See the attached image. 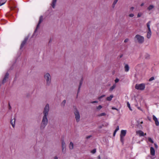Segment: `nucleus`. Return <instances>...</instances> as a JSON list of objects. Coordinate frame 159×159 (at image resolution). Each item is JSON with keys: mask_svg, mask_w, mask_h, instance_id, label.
I'll return each instance as SVG.
<instances>
[{"mask_svg": "<svg viewBox=\"0 0 159 159\" xmlns=\"http://www.w3.org/2000/svg\"><path fill=\"white\" fill-rule=\"evenodd\" d=\"M49 110V105L48 104L46 105L43 111L44 116L41 124L40 129H44L48 123V119L47 116L48 114Z\"/></svg>", "mask_w": 159, "mask_h": 159, "instance_id": "obj_1", "label": "nucleus"}, {"mask_svg": "<svg viewBox=\"0 0 159 159\" xmlns=\"http://www.w3.org/2000/svg\"><path fill=\"white\" fill-rule=\"evenodd\" d=\"M44 78L46 82V85L50 86L51 83V79L50 74L48 73H45L44 75Z\"/></svg>", "mask_w": 159, "mask_h": 159, "instance_id": "obj_2", "label": "nucleus"}, {"mask_svg": "<svg viewBox=\"0 0 159 159\" xmlns=\"http://www.w3.org/2000/svg\"><path fill=\"white\" fill-rule=\"evenodd\" d=\"M134 40L139 44L143 43L144 40V37L139 34H137L134 38Z\"/></svg>", "mask_w": 159, "mask_h": 159, "instance_id": "obj_3", "label": "nucleus"}, {"mask_svg": "<svg viewBox=\"0 0 159 159\" xmlns=\"http://www.w3.org/2000/svg\"><path fill=\"white\" fill-rule=\"evenodd\" d=\"M145 87V84H137L135 86V88L136 89L141 90H143Z\"/></svg>", "mask_w": 159, "mask_h": 159, "instance_id": "obj_4", "label": "nucleus"}, {"mask_svg": "<svg viewBox=\"0 0 159 159\" xmlns=\"http://www.w3.org/2000/svg\"><path fill=\"white\" fill-rule=\"evenodd\" d=\"M126 133V130H122L120 134V140L123 143L124 141V137L125 136Z\"/></svg>", "mask_w": 159, "mask_h": 159, "instance_id": "obj_5", "label": "nucleus"}, {"mask_svg": "<svg viewBox=\"0 0 159 159\" xmlns=\"http://www.w3.org/2000/svg\"><path fill=\"white\" fill-rule=\"evenodd\" d=\"M74 114L76 120L77 122H78L79 121L80 118L79 113L78 111L76 109L75 111L74 112Z\"/></svg>", "mask_w": 159, "mask_h": 159, "instance_id": "obj_6", "label": "nucleus"}, {"mask_svg": "<svg viewBox=\"0 0 159 159\" xmlns=\"http://www.w3.org/2000/svg\"><path fill=\"white\" fill-rule=\"evenodd\" d=\"M43 19V16H40V18H39V23L37 25L35 31V32L36 31V30H37V29L39 28V25L42 21Z\"/></svg>", "mask_w": 159, "mask_h": 159, "instance_id": "obj_7", "label": "nucleus"}, {"mask_svg": "<svg viewBox=\"0 0 159 159\" xmlns=\"http://www.w3.org/2000/svg\"><path fill=\"white\" fill-rule=\"evenodd\" d=\"M152 118L153 120H154L155 122L156 125L157 126H158L159 125V122L158 121L157 118L154 115H153L152 116Z\"/></svg>", "mask_w": 159, "mask_h": 159, "instance_id": "obj_8", "label": "nucleus"}, {"mask_svg": "<svg viewBox=\"0 0 159 159\" xmlns=\"http://www.w3.org/2000/svg\"><path fill=\"white\" fill-rule=\"evenodd\" d=\"M9 74L8 73H7L4 77V78L2 80V83L3 84L7 80L8 78Z\"/></svg>", "mask_w": 159, "mask_h": 159, "instance_id": "obj_9", "label": "nucleus"}, {"mask_svg": "<svg viewBox=\"0 0 159 159\" xmlns=\"http://www.w3.org/2000/svg\"><path fill=\"white\" fill-rule=\"evenodd\" d=\"M28 39V38L27 37L25 38L24 40L23 41L22 43L21 44L20 47V49H21L24 46L25 43H26V42Z\"/></svg>", "mask_w": 159, "mask_h": 159, "instance_id": "obj_10", "label": "nucleus"}, {"mask_svg": "<svg viewBox=\"0 0 159 159\" xmlns=\"http://www.w3.org/2000/svg\"><path fill=\"white\" fill-rule=\"evenodd\" d=\"M150 153L152 156H154L155 154V150L154 148L152 147L150 148Z\"/></svg>", "mask_w": 159, "mask_h": 159, "instance_id": "obj_11", "label": "nucleus"}, {"mask_svg": "<svg viewBox=\"0 0 159 159\" xmlns=\"http://www.w3.org/2000/svg\"><path fill=\"white\" fill-rule=\"evenodd\" d=\"M61 147L62 151L63 152L64 150L66 148L65 143L64 141L63 140L62 141Z\"/></svg>", "mask_w": 159, "mask_h": 159, "instance_id": "obj_12", "label": "nucleus"}, {"mask_svg": "<svg viewBox=\"0 0 159 159\" xmlns=\"http://www.w3.org/2000/svg\"><path fill=\"white\" fill-rule=\"evenodd\" d=\"M152 32L151 30H148L147 32V37L148 39H150L151 36Z\"/></svg>", "mask_w": 159, "mask_h": 159, "instance_id": "obj_13", "label": "nucleus"}, {"mask_svg": "<svg viewBox=\"0 0 159 159\" xmlns=\"http://www.w3.org/2000/svg\"><path fill=\"white\" fill-rule=\"evenodd\" d=\"M137 134H139L140 136H144L146 134V133L144 134V133L141 130L137 131Z\"/></svg>", "mask_w": 159, "mask_h": 159, "instance_id": "obj_14", "label": "nucleus"}, {"mask_svg": "<svg viewBox=\"0 0 159 159\" xmlns=\"http://www.w3.org/2000/svg\"><path fill=\"white\" fill-rule=\"evenodd\" d=\"M125 70L126 72H128L129 70V67L128 64H125Z\"/></svg>", "mask_w": 159, "mask_h": 159, "instance_id": "obj_15", "label": "nucleus"}, {"mask_svg": "<svg viewBox=\"0 0 159 159\" xmlns=\"http://www.w3.org/2000/svg\"><path fill=\"white\" fill-rule=\"evenodd\" d=\"M113 97V96L112 95H111L109 97H108L106 98V100L107 101H111L112 98Z\"/></svg>", "mask_w": 159, "mask_h": 159, "instance_id": "obj_16", "label": "nucleus"}, {"mask_svg": "<svg viewBox=\"0 0 159 159\" xmlns=\"http://www.w3.org/2000/svg\"><path fill=\"white\" fill-rule=\"evenodd\" d=\"M69 148L70 149H73L74 148V144L72 142H70L69 144Z\"/></svg>", "mask_w": 159, "mask_h": 159, "instance_id": "obj_17", "label": "nucleus"}, {"mask_svg": "<svg viewBox=\"0 0 159 159\" xmlns=\"http://www.w3.org/2000/svg\"><path fill=\"white\" fill-rule=\"evenodd\" d=\"M11 123L13 127H14L15 125V119H13L11 120Z\"/></svg>", "mask_w": 159, "mask_h": 159, "instance_id": "obj_18", "label": "nucleus"}, {"mask_svg": "<svg viewBox=\"0 0 159 159\" xmlns=\"http://www.w3.org/2000/svg\"><path fill=\"white\" fill-rule=\"evenodd\" d=\"M57 2V0H53L52 6L53 8H54L55 6V4Z\"/></svg>", "mask_w": 159, "mask_h": 159, "instance_id": "obj_19", "label": "nucleus"}, {"mask_svg": "<svg viewBox=\"0 0 159 159\" xmlns=\"http://www.w3.org/2000/svg\"><path fill=\"white\" fill-rule=\"evenodd\" d=\"M83 78H82V79H81V80L80 81V85H79V88H78V91H80V89L81 86V85L82 84V82L83 81Z\"/></svg>", "mask_w": 159, "mask_h": 159, "instance_id": "obj_20", "label": "nucleus"}, {"mask_svg": "<svg viewBox=\"0 0 159 159\" xmlns=\"http://www.w3.org/2000/svg\"><path fill=\"white\" fill-rule=\"evenodd\" d=\"M119 130V126H117V127L116 128V129L115 130L114 133H113V135L114 136H115L116 132Z\"/></svg>", "mask_w": 159, "mask_h": 159, "instance_id": "obj_21", "label": "nucleus"}, {"mask_svg": "<svg viewBox=\"0 0 159 159\" xmlns=\"http://www.w3.org/2000/svg\"><path fill=\"white\" fill-rule=\"evenodd\" d=\"M151 23V21H149L147 24V26L148 27V30H151L150 28V24Z\"/></svg>", "mask_w": 159, "mask_h": 159, "instance_id": "obj_22", "label": "nucleus"}, {"mask_svg": "<svg viewBox=\"0 0 159 159\" xmlns=\"http://www.w3.org/2000/svg\"><path fill=\"white\" fill-rule=\"evenodd\" d=\"M116 87V84H114L111 87V88L110 89V91H112L113 89H114Z\"/></svg>", "mask_w": 159, "mask_h": 159, "instance_id": "obj_23", "label": "nucleus"}, {"mask_svg": "<svg viewBox=\"0 0 159 159\" xmlns=\"http://www.w3.org/2000/svg\"><path fill=\"white\" fill-rule=\"evenodd\" d=\"M105 95H103L102 96H101L100 97H99L98 98V99L99 100V101H102V98L105 97Z\"/></svg>", "mask_w": 159, "mask_h": 159, "instance_id": "obj_24", "label": "nucleus"}, {"mask_svg": "<svg viewBox=\"0 0 159 159\" xmlns=\"http://www.w3.org/2000/svg\"><path fill=\"white\" fill-rule=\"evenodd\" d=\"M154 7V6L153 5H151L149 6L148 8V9L149 10H150Z\"/></svg>", "mask_w": 159, "mask_h": 159, "instance_id": "obj_25", "label": "nucleus"}, {"mask_svg": "<svg viewBox=\"0 0 159 159\" xmlns=\"http://www.w3.org/2000/svg\"><path fill=\"white\" fill-rule=\"evenodd\" d=\"M118 0H115L113 2V5H112V7L114 8L115 7V5L116 3L118 1Z\"/></svg>", "mask_w": 159, "mask_h": 159, "instance_id": "obj_26", "label": "nucleus"}, {"mask_svg": "<svg viewBox=\"0 0 159 159\" xmlns=\"http://www.w3.org/2000/svg\"><path fill=\"white\" fill-rule=\"evenodd\" d=\"M106 115V114L105 113H100L98 115V116H105Z\"/></svg>", "mask_w": 159, "mask_h": 159, "instance_id": "obj_27", "label": "nucleus"}, {"mask_svg": "<svg viewBox=\"0 0 159 159\" xmlns=\"http://www.w3.org/2000/svg\"><path fill=\"white\" fill-rule=\"evenodd\" d=\"M127 106L128 107V108H129V110L131 111H132V110L130 107V104L129 103V102H127Z\"/></svg>", "mask_w": 159, "mask_h": 159, "instance_id": "obj_28", "label": "nucleus"}, {"mask_svg": "<svg viewBox=\"0 0 159 159\" xmlns=\"http://www.w3.org/2000/svg\"><path fill=\"white\" fill-rule=\"evenodd\" d=\"M102 108V106L101 105H99L96 108L98 110H100Z\"/></svg>", "mask_w": 159, "mask_h": 159, "instance_id": "obj_29", "label": "nucleus"}, {"mask_svg": "<svg viewBox=\"0 0 159 159\" xmlns=\"http://www.w3.org/2000/svg\"><path fill=\"white\" fill-rule=\"evenodd\" d=\"M148 141L152 143H153V140H152V139L151 138H148Z\"/></svg>", "mask_w": 159, "mask_h": 159, "instance_id": "obj_30", "label": "nucleus"}, {"mask_svg": "<svg viewBox=\"0 0 159 159\" xmlns=\"http://www.w3.org/2000/svg\"><path fill=\"white\" fill-rule=\"evenodd\" d=\"M66 101L65 100H64L61 103V105L64 106L66 103Z\"/></svg>", "mask_w": 159, "mask_h": 159, "instance_id": "obj_31", "label": "nucleus"}, {"mask_svg": "<svg viewBox=\"0 0 159 159\" xmlns=\"http://www.w3.org/2000/svg\"><path fill=\"white\" fill-rule=\"evenodd\" d=\"M142 14L141 13H138L137 15V17H141L142 15Z\"/></svg>", "mask_w": 159, "mask_h": 159, "instance_id": "obj_32", "label": "nucleus"}, {"mask_svg": "<svg viewBox=\"0 0 159 159\" xmlns=\"http://www.w3.org/2000/svg\"><path fill=\"white\" fill-rule=\"evenodd\" d=\"M154 80V77H152L150 78L149 80V81H151Z\"/></svg>", "mask_w": 159, "mask_h": 159, "instance_id": "obj_33", "label": "nucleus"}, {"mask_svg": "<svg viewBox=\"0 0 159 159\" xmlns=\"http://www.w3.org/2000/svg\"><path fill=\"white\" fill-rule=\"evenodd\" d=\"M96 152V149H94L93 150L91 151V152L93 154L95 153Z\"/></svg>", "mask_w": 159, "mask_h": 159, "instance_id": "obj_34", "label": "nucleus"}, {"mask_svg": "<svg viewBox=\"0 0 159 159\" xmlns=\"http://www.w3.org/2000/svg\"><path fill=\"white\" fill-rule=\"evenodd\" d=\"M129 16L130 17H133L134 16V14L131 13L129 15Z\"/></svg>", "mask_w": 159, "mask_h": 159, "instance_id": "obj_35", "label": "nucleus"}, {"mask_svg": "<svg viewBox=\"0 0 159 159\" xmlns=\"http://www.w3.org/2000/svg\"><path fill=\"white\" fill-rule=\"evenodd\" d=\"M115 83H117L119 81V79L118 78H116L115 80Z\"/></svg>", "mask_w": 159, "mask_h": 159, "instance_id": "obj_36", "label": "nucleus"}, {"mask_svg": "<svg viewBox=\"0 0 159 159\" xmlns=\"http://www.w3.org/2000/svg\"><path fill=\"white\" fill-rule=\"evenodd\" d=\"M6 0H5L4 1V2L2 3H0V6H1L3 5L6 2Z\"/></svg>", "mask_w": 159, "mask_h": 159, "instance_id": "obj_37", "label": "nucleus"}, {"mask_svg": "<svg viewBox=\"0 0 159 159\" xmlns=\"http://www.w3.org/2000/svg\"><path fill=\"white\" fill-rule=\"evenodd\" d=\"M129 39H125V40H124V42L125 43H126V42H128L129 41Z\"/></svg>", "mask_w": 159, "mask_h": 159, "instance_id": "obj_38", "label": "nucleus"}, {"mask_svg": "<svg viewBox=\"0 0 159 159\" xmlns=\"http://www.w3.org/2000/svg\"><path fill=\"white\" fill-rule=\"evenodd\" d=\"M98 102V101H93L91 102V103H97Z\"/></svg>", "mask_w": 159, "mask_h": 159, "instance_id": "obj_39", "label": "nucleus"}, {"mask_svg": "<svg viewBox=\"0 0 159 159\" xmlns=\"http://www.w3.org/2000/svg\"><path fill=\"white\" fill-rule=\"evenodd\" d=\"M155 147L156 148H158V146L156 143H154Z\"/></svg>", "mask_w": 159, "mask_h": 159, "instance_id": "obj_40", "label": "nucleus"}, {"mask_svg": "<svg viewBox=\"0 0 159 159\" xmlns=\"http://www.w3.org/2000/svg\"><path fill=\"white\" fill-rule=\"evenodd\" d=\"M134 7H131L130 9L131 11H132L134 9Z\"/></svg>", "mask_w": 159, "mask_h": 159, "instance_id": "obj_41", "label": "nucleus"}, {"mask_svg": "<svg viewBox=\"0 0 159 159\" xmlns=\"http://www.w3.org/2000/svg\"><path fill=\"white\" fill-rule=\"evenodd\" d=\"M112 109H113V110H117V111H118V110L117 108H114V107H112Z\"/></svg>", "mask_w": 159, "mask_h": 159, "instance_id": "obj_42", "label": "nucleus"}, {"mask_svg": "<svg viewBox=\"0 0 159 159\" xmlns=\"http://www.w3.org/2000/svg\"><path fill=\"white\" fill-rule=\"evenodd\" d=\"M91 137V136H89L87 137L86 138L87 139H89V138Z\"/></svg>", "mask_w": 159, "mask_h": 159, "instance_id": "obj_43", "label": "nucleus"}, {"mask_svg": "<svg viewBox=\"0 0 159 159\" xmlns=\"http://www.w3.org/2000/svg\"><path fill=\"white\" fill-rule=\"evenodd\" d=\"M54 159H58V158L57 157H55L54 158Z\"/></svg>", "mask_w": 159, "mask_h": 159, "instance_id": "obj_44", "label": "nucleus"}, {"mask_svg": "<svg viewBox=\"0 0 159 159\" xmlns=\"http://www.w3.org/2000/svg\"><path fill=\"white\" fill-rule=\"evenodd\" d=\"M144 5V3H142L141 4V6H143Z\"/></svg>", "mask_w": 159, "mask_h": 159, "instance_id": "obj_45", "label": "nucleus"}, {"mask_svg": "<svg viewBox=\"0 0 159 159\" xmlns=\"http://www.w3.org/2000/svg\"><path fill=\"white\" fill-rule=\"evenodd\" d=\"M98 159H101V157H100V156H98Z\"/></svg>", "mask_w": 159, "mask_h": 159, "instance_id": "obj_46", "label": "nucleus"}, {"mask_svg": "<svg viewBox=\"0 0 159 159\" xmlns=\"http://www.w3.org/2000/svg\"><path fill=\"white\" fill-rule=\"evenodd\" d=\"M9 109H10L11 108V107L10 106V104H9Z\"/></svg>", "mask_w": 159, "mask_h": 159, "instance_id": "obj_47", "label": "nucleus"}, {"mask_svg": "<svg viewBox=\"0 0 159 159\" xmlns=\"http://www.w3.org/2000/svg\"><path fill=\"white\" fill-rule=\"evenodd\" d=\"M122 57V55H121L120 56V57Z\"/></svg>", "mask_w": 159, "mask_h": 159, "instance_id": "obj_48", "label": "nucleus"}]
</instances>
